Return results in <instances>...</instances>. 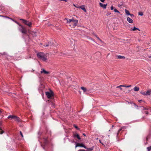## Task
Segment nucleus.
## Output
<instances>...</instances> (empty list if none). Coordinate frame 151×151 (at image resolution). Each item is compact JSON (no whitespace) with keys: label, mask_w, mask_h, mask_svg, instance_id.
<instances>
[{"label":"nucleus","mask_w":151,"mask_h":151,"mask_svg":"<svg viewBox=\"0 0 151 151\" xmlns=\"http://www.w3.org/2000/svg\"><path fill=\"white\" fill-rule=\"evenodd\" d=\"M114 11L115 12L120 13V12H119V11H118V10H117L116 9H114Z\"/></svg>","instance_id":"nucleus-30"},{"label":"nucleus","mask_w":151,"mask_h":151,"mask_svg":"<svg viewBox=\"0 0 151 151\" xmlns=\"http://www.w3.org/2000/svg\"><path fill=\"white\" fill-rule=\"evenodd\" d=\"M37 57L43 61H46L47 59L46 55L43 52H39L37 54Z\"/></svg>","instance_id":"nucleus-2"},{"label":"nucleus","mask_w":151,"mask_h":151,"mask_svg":"<svg viewBox=\"0 0 151 151\" xmlns=\"http://www.w3.org/2000/svg\"><path fill=\"white\" fill-rule=\"evenodd\" d=\"M19 30L23 33L26 34L27 32L26 29L22 26H21V29H19Z\"/></svg>","instance_id":"nucleus-5"},{"label":"nucleus","mask_w":151,"mask_h":151,"mask_svg":"<svg viewBox=\"0 0 151 151\" xmlns=\"http://www.w3.org/2000/svg\"><path fill=\"white\" fill-rule=\"evenodd\" d=\"M141 94L144 96H146V92H140Z\"/></svg>","instance_id":"nucleus-28"},{"label":"nucleus","mask_w":151,"mask_h":151,"mask_svg":"<svg viewBox=\"0 0 151 151\" xmlns=\"http://www.w3.org/2000/svg\"><path fill=\"white\" fill-rule=\"evenodd\" d=\"M0 16L1 17H5V16H3L2 15H0Z\"/></svg>","instance_id":"nucleus-44"},{"label":"nucleus","mask_w":151,"mask_h":151,"mask_svg":"<svg viewBox=\"0 0 151 151\" xmlns=\"http://www.w3.org/2000/svg\"><path fill=\"white\" fill-rule=\"evenodd\" d=\"M114 7L113 6H112L111 7V10H113L114 9Z\"/></svg>","instance_id":"nucleus-36"},{"label":"nucleus","mask_w":151,"mask_h":151,"mask_svg":"<svg viewBox=\"0 0 151 151\" xmlns=\"http://www.w3.org/2000/svg\"><path fill=\"white\" fill-rule=\"evenodd\" d=\"M32 71H34V70H32Z\"/></svg>","instance_id":"nucleus-51"},{"label":"nucleus","mask_w":151,"mask_h":151,"mask_svg":"<svg viewBox=\"0 0 151 151\" xmlns=\"http://www.w3.org/2000/svg\"><path fill=\"white\" fill-rule=\"evenodd\" d=\"M43 143L45 144H46L47 143V142H48V140H47V138H43Z\"/></svg>","instance_id":"nucleus-15"},{"label":"nucleus","mask_w":151,"mask_h":151,"mask_svg":"<svg viewBox=\"0 0 151 151\" xmlns=\"http://www.w3.org/2000/svg\"><path fill=\"white\" fill-rule=\"evenodd\" d=\"M134 105L136 107H138V106H137V105H136V104H134Z\"/></svg>","instance_id":"nucleus-49"},{"label":"nucleus","mask_w":151,"mask_h":151,"mask_svg":"<svg viewBox=\"0 0 151 151\" xmlns=\"http://www.w3.org/2000/svg\"><path fill=\"white\" fill-rule=\"evenodd\" d=\"M60 1H65L66 2V1H67V0H61Z\"/></svg>","instance_id":"nucleus-47"},{"label":"nucleus","mask_w":151,"mask_h":151,"mask_svg":"<svg viewBox=\"0 0 151 151\" xmlns=\"http://www.w3.org/2000/svg\"><path fill=\"white\" fill-rule=\"evenodd\" d=\"M148 57L149 58H151V56H148Z\"/></svg>","instance_id":"nucleus-46"},{"label":"nucleus","mask_w":151,"mask_h":151,"mask_svg":"<svg viewBox=\"0 0 151 151\" xmlns=\"http://www.w3.org/2000/svg\"><path fill=\"white\" fill-rule=\"evenodd\" d=\"M14 119L15 121H16L17 122H21V120L17 116H15V117L14 118Z\"/></svg>","instance_id":"nucleus-10"},{"label":"nucleus","mask_w":151,"mask_h":151,"mask_svg":"<svg viewBox=\"0 0 151 151\" xmlns=\"http://www.w3.org/2000/svg\"><path fill=\"white\" fill-rule=\"evenodd\" d=\"M42 70L40 71V73L42 74L43 73L45 74H47L49 73V72L47 71L44 69H42Z\"/></svg>","instance_id":"nucleus-8"},{"label":"nucleus","mask_w":151,"mask_h":151,"mask_svg":"<svg viewBox=\"0 0 151 151\" xmlns=\"http://www.w3.org/2000/svg\"><path fill=\"white\" fill-rule=\"evenodd\" d=\"M15 116H14V115H10L8 116L7 118L8 119L11 118V119H14Z\"/></svg>","instance_id":"nucleus-17"},{"label":"nucleus","mask_w":151,"mask_h":151,"mask_svg":"<svg viewBox=\"0 0 151 151\" xmlns=\"http://www.w3.org/2000/svg\"><path fill=\"white\" fill-rule=\"evenodd\" d=\"M139 88L137 86H135L134 88V90L135 91H138L139 90Z\"/></svg>","instance_id":"nucleus-25"},{"label":"nucleus","mask_w":151,"mask_h":151,"mask_svg":"<svg viewBox=\"0 0 151 151\" xmlns=\"http://www.w3.org/2000/svg\"><path fill=\"white\" fill-rule=\"evenodd\" d=\"M146 140H148V138H146Z\"/></svg>","instance_id":"nucleus-50"},{"label":"nucleus","mask_w":151,"mask_h":151,"mask_svg":"<svg viewBox=\"0 0 151 151\" xmlns=\"http://www.w3.org/2000/svg\"><path fill=\"white\" fill-rule=\"evenodd\" d=\"M117 58H118L119 59H125V57L124 56H122L121 55H118L117 56Z\"/></svg>","instance_id":"nucleus-23"},{"label":"nucleus","mask_w":151,"mask_h":151,"mask_svg":"<svg viewBox=\"0 0 151 151\" xmlns=\"http://www.w3.org/2000/svg\"><path fill=\"white\" fill-rule=\"evenodd\" d=\"M138 15H139L142 16L143 15V13L142 12H138Z\"/></svg>","instance_id":"nucleus-27"},{"label":"nucleus","mask_w":151,"mask_h":151,"mask_svg":"<svg viewBox=\"0 0 151 151\" xmlns=\"http://www.w3.org/2000/svg\"><path fill=\"white\" fill-rule=\"evenodd\" d=\"M32 71H34V70H32Z\"/></svg>","instance_id":"nucleus-52"},{"label":"nucleus","mask_w":151,"mask_h":151,"mask_svg":"<svg viewBox=\"0 0 151 151\" xmlns=\"http://www.w3.org/2000/svg\"><path fill=\"white\" fill-rule=\"evenodd\" d=\"M45 94L49 99L51 98L53 96V93L51 91H50V92H46Z\"/></svg>","instance_id":"nucleus-4"},{"label":"nucleus","mask_w":151,"mask_h":151,"mask_svg":"<svg viewBox=\"0 0 151 151\" xmlns=\"http://www.w3.org/2000/svg\"><path fill=\"white\" fill-rule=\"evenodd\" d=\"M105 0H100L102 2H104Z\"/></svg>","instance_id":"nucleus-39"},{"label":"nucleus","mask_w":151,"mask_h":151,"mask_svg":"<svg viewBox=\"0 0 151 151\" xmlns=\"http://www.w3.org/2000/svg\"><path fill=\"white\" fill-rule=\"evenodd\" d=\"M129 15H130L131 17H132V16H134V15L133 14H130Z\"/></svg>","instance_id":"nucleus-41"},{"label":"nucleus","mask_w":151,"mask_h":151,"mask_svg":"<svg viewBox=\"0 0 151 151\" xmlns=\"http://www.w3.org/2000/svg\"><path fill=\"white\" fill-rule=\"evenodd\" d=\"M76 8H81L85 12H86V9L85 8V6L83 5L81 6H78V7H76Z\"/></svg>","instance_id":"nucleus-9"},{"label":"nucleus","mask_w":151,"mask_h":151,"mask_svg":"<svg viewBox=\"0 0 151 151\" xmlns=\"http://www.w3.org/2000/svg\"><path fill=\"white\" fill-rule=\"evenodd\" d=\"M2 122L0 121V134H2L4 132L3 131H2V129L1 128V125L2 124Z\"/></svg>","instance_id":"nucleus-19"},{"label":"nucleus","mask_w":151,"mask_h":151,"mask_svg":"<svg viewBox=\"0 0 151 151\" xmlns=\"http://www.w3.org/2000/svg\"><path fill=\"white\" fill-rule=\"evenodd\" d=\"M73 6H74L76 7H78V6H78V5H77V6H76V5H75V4H73Z\"/></svg>","instance_id":"nucleus-40"},{"label":"nucleus","mask_w":151,"mask_h":151,"mask_svg":"<svg viewBox=\"0 0 151 151\" xmlns=\"http://www.w3.org/2000/svg\"><path fill=\"white\" fill-rule=\"evenodd\" d=\"M20 134L22 137H23V136L21 132H20Z\"/></svg>","instance_id":"nucleus-35"},{"label":"nucleus","mask_w":151,"mask_h":151,"mask_svg":"<svg viewBox=\"0 0 151 151\" xmlns=\"http://www.w3.org/2000/svg\"><path fill=\"white\" fill-rule=\"evenodd\" d=\"M74 137H77L78 139H80L81 138L80 137L79 135L78 134H75L73 135Z\"/></svg>","instance_id":"nucleus-13"},{"label":"nucleus","mask_w":151,"mask_h":151,"mask_svg":"<svg viewBox=\"0 0 151 151\" xmlns=\"http://www.w3.org/2000/svg\"><path fill=\"white\" fill-rule=\"evenodd\" d=\"M99 5L101 7H102L103 8H104V9H105L106 8V6L107 5V4H104L101 3H100Z\"/></svg>","instance_id":"nucleus-12"},{"label":"nucleus","mask_w":151,"mask_h":151,"mask_svg":"<svg viewBox=\"0 0 151 151\" xmlns=\"http://www.w3.org/2000/svg\"><path fill=\"white\" fill-rule=\"evenodd\" d=\"M53 45V43L52 42H50L44 45V47H48L49 46H52Z\"/></svg>","instance_id":"nucleus-11"},{"label":"nucleus","mask_w":151,"mask_h":151,"mask_svg":"<svg viewBox=\"0 0 151 151\" xmlns=\"http://www.w3.org/2000/svg\"><path fill=\"white\" fill-rule=\"evenodd\" d=\"M84 147V148H86V147L82 143H77L76 145V147Z\"/></svg>","instance_id":"nucleus-7"},{"label":"nucleus","mask_w":151,"mask_h":151,"mask_svg":"<svg viewBox=\"0 0 151 151\" xmlns=\"http://www.w3.org/2000/svg\"><path fill=\"white\" fill-rule=\"evenodd\" d=\"M78 151H86V150H79Z\"/></svg>","instance_id":"nucleus-38"},{"label":"nucleus","mask_w":151,"mask_h":151,"mask_svg":"<svg viewBox=\"0 0 151 151\" xmlns=\"http://www.w3.org/2000/svg\"><path fill=\"white\" fill-rule=\"evenodd\" d=\"M125 13L127 15H129L130 14L129 12V11L127 10L126 9H125Z\"/></svg>","instance_id":"nucleus-24"},{"label":"nucleus","mask_w":151,"mask_h":151,"mask_svg":"<svg viewBox=\"0 0 151 151\" xmlns=\"http://www.w3.org/2000/svg\"><path fill=\"white\" fill-rule=\"evenodd\" d=\"M142 101V100H139L138 101V102L139 103H140Z\"/></svg>","instance_id":"nucleus-43"},{"label":"nucleus","mask_w":151,"mask_h":151,"mask_svg":"<svg viewBox=\"0 0 151 151\" xmlns=\"http://www.w3.org/2000/svg\"><path fill=\"white\" fill-rule=\"evenodd\" d=\"M30 33L32 35L33 37H35L36 36V32H31Z\"/></svg>","instance_id":"nucleus-16"},{"label":"nucleus","mask_w":151,"mask_h":151,"mask_svg":"<svg viewBox=\"0 0 151 151\" xmlns=\"http://www.w3.org/2000/svg\"><path fill=\"white\" fill-rule=\"evenodd\" d=\"M64 20H66V23L68 24H70V26L72 25V27L73 28L77 25L78 22V20L74 19H73L68 20L67 19L65 18Z\"/></svg>","instance_id":"nucleus-1"},{"label":"nucleus","mask_w":151,"mask_h":151,"mask_svg":"<svg viewBox=\"0 0 151 151\" xmlns=\"http://www.w3.org/2000/svg\"><path fill=\"white\" fill-rule=\"evenodd\" d=\"M96 37L97 38V39L99 40L101 42H102V41L98 37H97V36H96Z\"/></svg>","instance_id":"nucleus-33"},{"label":"nucleus","mask_w":151,"mask_h":151,"mask_svg":"<svg viewBox=\"0 0 151 151\" xmlns=\"http://www.w3.org/2000/svg\"><path fill=\"white\" fill-rule=\"evenodd\" d=\"M122 130V129H119V130H118V133H117V136H118V134L119 133V132L121 130Z\"/></svg>","instance_id":"nucleus-31"},{"label":"nucleus","mask_w":151,"mask_h":151,"mask_svg":"<svg viewBox=\"0 0 151 151\" xmlns=\"http://www.w3.org/2000/svg\"><path fill=\"white\" fill-rule=\"evenodd\" d=\"M81 89L83 90V92H86V88L84 87H81Z\"/></svg>","instance_id":"nucleus-26"},{"label":"nucleus","mask_w":151,"mask_h":151,"mask_svg":"<svg viewBox=\"0 0 151 151\" xmlns=\"http://www.w3.org/2000/svg\"><path fill=\"white\" fill-rule=\"evenodd\" d=\"M99 142L100 143H101L102 145H104V144L101 142V141L100 140H99Z\"/></svg>","instance_id":"nucleus-42"},{"label":"nucleus","mask_w":151,"mask_h":151,"mask_svg":"<svg viewBox=\"0 0 151 151\" xmlns=\"http://www.w3.org/2000/svg\"><path fill=\"white\" fill-rule=\"evenodd\" d=\"M151 93V90H148L146 92V96H148L150 95Z\"/></svg>","instance_id":"nucleus-18"},{"label":"nucleus","mask_w":151,"mask_h":151,"mask_svg":"<svg viewBox=\"0 0 151 151\" xmlns=\"http://www.w3.org/2000/svg\"><path fill=\"white\" fill-rule=\"evenodd\" d=\"M131 86V85L126 86H124V85H120L119 86V87H127V88H128V87H129Z\"/></svg>","instance_id":"nucleus-22"},{"label":"nucleus","mask_w":151,"mask_h":151,"mask_svg":"<svg viewBox=\"0 0 151 151\" xmlns=\"http://www.w3.org/2000/svg\"><path fill=\"white\" fill-rule=\"evenodd\" d=\"M87 150L86 151H92L93 149V147H91V148H86Z\"/></svg>","instance_id":"nucleus-21"},{"label":"nucleus","mask_w":151,"mask_h":151,"mask_svg":"<svg viewBox=\"0 0 151 151\" xmlns=\"http://www.w3.org/2000/svg\"><path fill=\"white\" fill-rule=\"evenodd\" d=\"M119 87V86H117L116 87V88H119L121 90H122V88H121L122 87Z\"/></svg>","instance_id":"nucleus-37"},{"label":"nucleus","mask_w":151,"mask_h":151,"mask_svg":"<svg viewBox=\"0 0 151 151\" xmlns=\"http://www.w3.org/2000/svg\"><path fill=\"white\" fill-rule=\"evenodd\" d=\"M74 127L76 128V129H77L78 130H79V128L78 127H77L76 125H74Z\"/></svg>","instance_id":"nucleus-32"},{"label":"nucleus","mask_w":151,"mask_h":151,"mask_svg":"<svg viewBox=\"0 0 151 151\" xmlns=\"http://www.w3.org/2000/svg\"><path fill=\"white\" fill-rule=\"evenodd\" d=\"M143 109L144 111H143V113L146 114H148V112L147 111L149 110H150V108H145L143 107Z\"/></svg>","instance_id":"nucleus-6"},{"label":"nucleus","mask_w":151,"mask_h":151,"mask_svg":"<svg viewBox=\"0 0 151 151\" xmlns=\"http://www.w3.org/2000/svg\"><path fill=\"white\" fill-rule=\"evenodd\" d=\"M20 20L21 21H22L25 24L27 25L29 27H31L32 24L31 22L22 19H20Z\"/></svg>","instance_id":"nucleus-3"},{"label":"nucleus","mask_w":151,"mask_h":151,"mask_svg":"<svg viewBox=\"0 0 151 151\" xmlns=\"http://www.w3.org/2000/svg\"><path fill=\"white\" fill-rule=\"evenodd\" d=\"M131 29L132 31H135V30H137V29L139 31H140V30L139 29L136 27H134L133 28H131Z\"/></svg>","instance_id":"nucleus-20"},{"label":"nucleus","mask_w":151,"mask_h":151,"mask_svg":"<svg viewBox=\"0 0 151 151\" xmlns=\"http://www.w3.org/2000/svg\"><path fill=\"white\" fill-rule=\"evenodd\" d=\"M5 17L6 18H9V19H10L9 17H6V16H5Z\"/></svg>","instance_id":"nucleus-45"},{"label":"nucleus","mask_w":151,"mask_h":151,"mask_svg":"<svg viewBox=\"0 0 151 151\" xmlns=\"http://www.w3.org/2000/svg\"><path fill=\"white\" fill-rule=\"evenodd\" d=\"M83 134L84 136H86V135L84 133H83Z\"/></svg>","instance_id":"nucleus-48"},{"label":"nucleus","mask_w":151,"mask_h":151,"mask_svg":"<svg viewBox=\"0 0 151 151\" xmlns=\"http://www.w3.org/2000/svg\"><path fill=\"white\" fill-rule=\"evenodd\" d=\"M147 149L148 151H150L151 150V146L147 147Z\"/></svg>","instance_id":"nucleus-29"},{"label":"nucleus","mask_w":151,"mask_h":151,"mask_svg":"<svg viewBox=\"0 0 151 151\" xmlns=\"http://www.w3.org/2000/svg\"><path fill=\"white\" fill-rule=\"evenodd\" d=\"M110 14H111V13H110L108 12L106 13V16H108L110 15Z\"/></svg>","instance_id":"nucleus-34"},{"label":"nucleus","mask_w":151,"mask_h":151,"mask_svg":"<svg viewBox=\"0 0 151 151\" xmlns=\"http://www.w3.org/2000/svg\"><path fill=\"white\" fill-rule=\"evenodd\" d=\"M127 20L130 23H132L133 22V20L131 19L130 18L128 17L127 18Z\"/></svg>","instance_id":"nucleus-14"}]
</instances>
